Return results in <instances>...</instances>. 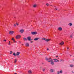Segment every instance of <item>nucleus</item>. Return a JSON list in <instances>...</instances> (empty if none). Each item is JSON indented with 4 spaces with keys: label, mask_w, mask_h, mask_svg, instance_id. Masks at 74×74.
Masks as SVG:
<instances>
[{
    "label": "nucleus",
    "mask_w": 74,
    "mask_h": 74,
    "mask_svg": "<svg viewBox=\"0 0 74 74\" xmlns=\"http://www.w3.org/2000/svg\"><path fill=\"white\" fill-rule=\"evenodd\" d=\"M14 74H17V73H14Z\"/></svg>",
    "instance_id": "nucleus-41"
},
{
    "label": "nucleus",
    "mask_w": 74,
    "mask_h": 74,
    "mask_svg": "<svg viewBox=\"0 0 74 74\" xmlns=\"http://www.w3.org/2000/svg\"><path fill=\"white\" fill-rule=\"evenodd\" d=\"M64 44V42H62L60 43V45H63Z\"/></svg>",
    "instance_id": "nucleus-7"
},
{
    "label": "nucleus",
    "mask_w": 74,
    "mask_h": 74,
    "mask_svg": "<svg viewBox=\"0 0 74 74\" xmlns=\"http://www.w3.org/2000/svg\"><path fill=\"white\" fill-rule=\"evenodd\" d=\"M50 71L51 72V73H53V70L51 69L50 70Z\"/></svg>",
    "instance_id": "nucleus-17"
},
{
    "label": "nucleus",
    "mask_w": 74,
    "mask_h": 74,
    "mask_svg": "<svg viewBox=\"0 0 74 74\" xmlns=\"http://www.w3.org/2000/svg\"><path fill=\"white\" fill-rule=\"evenodd\" d=\"M74 73V72H73Z\"/></svg>",
    "instance_id": "nucleus-45"
},
{
    "label": "nucleus",
    "mask_w": 74,
    "mask_h": 74,
    "mask_svg": "<svg viewBox=\"0 0 74 74\" xmlns=\"http://www.w3.org/2000/svg\"><path fill=\"white\" fill-rule=\"evenodd\" d=\"M27 39L28 41H31V40H32L31 39V37L30 36L27 37Z\"/></svg>",
    "instance_id": "nucleus-5"
},
{
    "label": "nucleus",
    "mask_w": 74,
    "mask_h": 74,
    "mask_svg": "<svg viewBox=\"0 0 74 74\" xmlns=\"http://www.w3.org/2000/svg\"><path fill=\"white\" fill-rule=\"evenodd\" d=\"M21 53L19 52H17L16 54V56H19V54Z\"/></svg>",
    "instance_id": "nucleus-9"
},
{
    "label": "nucleus",
    "mask_w": 74,
    "mask_h": 74,
    "mask_svg": "<svg viewBox=\"0 0 74 74\" xmlns=\"http://www.w3.org/2000/svg\"><path fill=\"white\" fill-rule=\"evenodd\" d=\"M14 26H16V25H15V24H14Z\"/></svg>",
    "instance_id": "nucleus-35"
},
{
    "label": "nucleus",
    "mask_w": 74,
    "mask_h": 74,
    "mask_svg": "<svg viewBox=\"0 0 74 74\" xmlns=\"http://www.w3.org/2000/svg\"><path fill=\"white\" fill-rule=\"evenodd\" d=\"M68 25H69V26H71L73 25V24H72V23H70L68 24Z\"/></svg>",
    "instance_id": "nucleus-15"
},
{
    "label": "nucleus",
    "mask_w": 74,
    "mask_h": 74,
    "mask_svg": "<svg viewBox=\"0 0 74 74\" xmlns=\"http://www.w3.org/2000/svg\"><path fill=\"white\" fill-rule=\"evenodd\" d=\"M31 34L32 35H34L35 34H37V32H31Z\"/></svg>",
    "instance_id": "nucleus-3"
},
{
    "label": "nucleus",
    "mask_w": 74,
    "mask_h": 74,
    "mask_svg": "<svg viewBox=\"0 0 74 74\" xmlns=\"http://www.w3.org/2000/svg\"><path fill=\"white\" fill-rule=\"evenodd\" d=\"M58 59H59V58H58Z\"/></svg>",
    "instance_id": "nucleus-44"
},
{
    "label": "nucleus",
    "mask_w": 74,
    "mask_h": 74,
    "mask_svg": "<svg viewBox=\"0 0 74 74\" xmlns=\"http://www.w3.org/2000/svg\"><path fill=\"white\" fill-rule=\"evenodd\" d=\"M60 72L58 71V74H60Z\"/></svg>",
    "instance_id": "nucleus-30"
},
{
    "label": "nucleus",
    "mask_w": 74,
    "mask_h": 74,
    "mask_svg": "<svg viewBox=\"0 0 74 74\" xmlns=\"http://www.w3.org/2000/svg\"><path fill=\"white\" fill-rule=\"evenodd\" d=\"M70 37L71 38H73V36L72 35H71Z\"/></svg>",
    "instance_id": "nucleus-32"
},
{
    "label": "nucleus",
    "mask_w": 74,
    "mask_h": 74,
    "mask_svg": "<svg viewBox=\"0 0 74 74\" xmlns=\"http://www.w3.org/2000/svg\"><path fill=\"white\" fill-rule=\"evenodd\" d=\"M61 61H62V60H61Z\"/></svg>",
    "instance_id": "nucleus-43"
},
{
    "label": "nucleus",
    "mask_w": 74,
    "mask_h": 74,
    "mask_svg": "<svg viewBox=\"0 0 74 74\" xmlns=\"http://www.w3.org/2000/svg\"><path fill=\"white\" fill-rule=\"evenodd\" d=\"M52 60V59H51V58H49V61H48V62H51V60Z\"/></svg>",
    "instance_id": "nucleus-12"
},
{
    "label": "nucleus",
    "mask_w": 74,
    "mask_h": 74,
    "mask_svg": "<svg viewBox=\"0 0 74 74\" xmlns=\"http://www.w3.org/2000/svg\"><path fill=\"white\" fill-rule=\"evenodd\" d=\"M42 40H44L46 42H48V41H49L51 40V39H48L43 38L42 39Z\"/></svg>",
    "instance_id": "nucleus-1"
},
{
    "label": "nucleus",
    "mask_w": 74,
    "mask_h": 74,
    "mask_svg": "<svg viewBox=\"0 0 74 74\" xmlns=\"http://www.w3.org/2000/svg\"><path fill=\"white\" fill-rule=\"evenodd\" d=\"M45 69H42V71H45Z\"/></svg>",
    "instance_id": "nucleus-26"
},
{
    "label": "nucleus",
    "mask_w": 74,
    "mask_h": 74,
    "mask_svg": "<svg viewBox=\"0 0 74 74\" xmlns=\"http://www.w3.org/2000/svg\"><path fill=\"white\" fill-rule=\"evenodd\" d=\"M15 33L14 32V31H10L9 32V34L10 35L13 34V33Z\"/></svg>",
    "instance_id": "nucleus-4"
},
{
    "label": "nucleus",
    "mask_w": 74,
    "mask_h": 74,
    "mask_svg": "<svg viewBox=\"0 0 74 74\" xmlns=\"http://www.w3.org/2000/svg\"><path fill=\"white\" fill-rule=\"evenodd\" d=\"M16 25H17V26H18V23H16Z\"/></svg>",
    "instance_id": "nucleus-31"
},
{
    "label": "nucleus",
    "mask_w": 74,
    "mask_h": 74,
    "mask_svg": "<svg viewBox=\"0 0 74 74\" xmlns=\"http://www.w3.org/2000/svg\"><path fill=\"white\" fill-rule=\"evenodd\" d=\"M70 67H74V65H71L70 66Z\"/></svg>",
    "instance_id": "nucleus-22"
},
{
    "label": "nucleus",
    "mask_w": 74,
    "mask_h": 74,
    "mask_svg": "<svg viewBox=\"0 0 74 74\" xmlns=\"http://www.w3.org/2000/svg\"><path fill=\"white\" fill-rule=\"evenodd\" d=\"M21 36L20 35H18L16 37V39H18L19 38H21Z\"/></svg>",
    "instance_id": "nucleus-2"
},
{
    "label": "nucleus",
    "mask_w": 74,
    "mask_h": 74,
    "mask_svg": "<svg viewBox=\"0 0 74 74\" xmlns=\"http://www.w3.org/2000/svg\"><path fill=\"white\" fill-rule=\"evenodd\" d=\"M10 42H11V41H10L9 42L8 45H11V43H10Z\"/></svg>",
    "instance_id": "nucleus-24"
},
{
    "label": "nucleus",
    "mask_w": 74,
    "mask_h": 74,
    "mask_svg": "<svg viewBox=\"0 0 74 74\" xmlns=\"http://www.w3.org/2000/svg\"><path fill=\"white\" fill-rule=\"evenodd\" d=\"M36 6H37V5H33V7H36Z\"/></svg>",
    "instance_id": "nucleus-23"
},
{
    "label": "nucleus",
    "mask_w": 74,
    "mask_h": 74,
    "mask_svg": "<svg viewBox=\"0 0 74 74\" xmlns=\"http://www.w3.org/2000/svg\"><path fill=\"white\" fill-rule=\"evenodd\" d=\"M60 73H61V74H62V73H63V71H60Z\"/></svg>",
    "instance_id": "nucleus-25"
},
{
    "label": "nucleus",
    "mask_w": 74,
    "mask_h": 74,
    "mask_svg": "<svg viewBox=\"0 0 74 74\" xmlns=\"http://www.w3.org/2000/svg\"><path fill=\"white\" fill-rule=\"evenodd\" d=\"M4 41H7V40H3Z\"/></svg>",
    "instance_id": "nucleus-33"
},
{
    "label": "nucleus",
    "mask_w": 74,
    "mask_h": 74,
    "mask_svg": "<svg viewBox=\"0 0 74 74\" xmlns=\"http://www.w3.org/2000/svg\"><path fill=\"white\" fill-rule=\"evenodd\" d=\"M33 42V41H31L30 42H31V43H32Z\"/></svg>",
    "instance_id": "nucleus-34"
},
{
    "label": "nucleus",
    "mask_w": 74,
    "mask_h": 74,
    "mask_svg": "<svg viewBox=\"0 0 74 74\" xmlns=\"http://www.w3.org/2000/svg\"><path fill=\"white\" fill-rule=\"evenodd\" d=\"M25 46L26 47H29V44L28 43H26L25 44Z\"/></svg>",
    "instance_id": "nucleus-14"
},
{
    "label": "nucleus",
    "mask_w": 74,
    "mask_h": 74,
    "mask_svg": "<svg viewBox=\"0 0 74 74\" xmlns=\"http://www.w3.org/2000/svg\"><path fill=\"white\" fill-rule=\"evenodd\" d=\"M23 39L24 40V41H27V38H24Z\"/></svg>",
    "instance_id": "nucleus-18"
},
{
    "label": "nucleus",
    "mask_w": 74,
    "mask_h": 74,
    "mask_svg": "<svg viewBox=\"0 0 74 74\" xmlns=\"http://www.w3.org/2000/svg\"><path fill=\"white\" fill-rule=\"evenodd\" d=\"M67 49H69V48H67Z\"/></svg>",
    "instance_id": "nucleus-40"
},
{
    "label": "nucleus",
    "mask_w": 74,
    "mask_h": 74,
    "mask_svg": "<svg viewBox=\"0 0 74 74\" xmlns=\"http://www.w3.org/2000/svg\"><path fill=\"white\" fill-rule=\"evenodd\" d=\"M16 62H17V60L16 59H15L14 61V63H16Z\"/></svg>",
    "instance_id": "nucleus-21"
},
{
    "label": "nucleus",
    "mask_w": 74,
    "mask_h": 74,
    "mask_svg": "<svg viewBox=\"0 0 74 74\" xmlns=\"http://www.w3.org/2000/svg\"><path fill=\"white\" fill-rule=\"evenodd\" d=\"M58 29L59 30H60V31H61V30H62V28L61 27H59L58 28Z\"/></svg>",
    "instance_id": "nucleus-16"
},
{
    "label": "nucleus",
    "mask_w": 74,
    "mask_h": 74,
    "mask_svg": "<svg viewBox=\"0 0 74 74\" xmlns=\"http://www.w3.org/2000/svg\"><path fill=\"white\" fill-rule=\"evenodd\" d=\"M10 54H12V51H10Z\"/></svg>",
    "instance_id": "nucleus-27"
},
{
    "label": "nucleus",
    "mask_w": 74,
    "mask_h": 74,
    "mask_svg": "<svg viewBox=\"0 0 74 74\" xmlns=\"http://www.w3.org/2000/svg\"><path fill=\"white\" fill-rule=\"evenodd\" d=\"M14 38H12V40H14Z\"/></svg>",
    "instance_id": "nucleus-29"
},
{
    "label": "nucleus",
    "mask_w": 74,
    "mask_h": 74,
    "mask_svg": "<svg viewBox=\"0 0 74 74\" xmlns=\"http://www.w3.org/2000/svg\"><path fill=\"white\" fill-rule=\"evenodd\" d=\"M13 41H14V42H15V40L14 39Z\"/></svg>",
    "instance_id": "nucleus-38"
},
{
    "label": "nucleus",
    "mask_w": 74,
    "mask_h": 74,
    "mask_svg": "<svg viewBox=\"0 0 74 74\" xmlns=\"http://www.w3.org/2000/svg\"><path fill=\"white\" fill-rule=\"evenodd\" d=\"M55 10H58V9H57V8H56V9H55Z\"/></svg>",
    "instance_id": "nucleus-37"
},
{
    "label": "nucleus",
    "mask_w": 74,
    "mask_h": 74,
    "mask_svg": "<svg viewBox=\"0 0 74 74\" xmlns=\"http://www.w3.org/2000/svg\"><path fill=\"white\" fill-rule=\"evenodd\" d=\"M28 72L29 74H32V71L31 70H29Z\"/></svg>",
    "instance_id": "nucleus-10"
},
{
    "label": "nucleus",
    "mask_w": 74,
    "mask_h": 74,
    "mask_svg": "<svg viewBox=\"0 0 74 74\" xmlns=\"http://www.w3.org/2000/svg\"><path fill=\"white\" fill-rule=\"evenodd\" d=\"M51 64L53 65L54 64V62L53 61V60H51Z\"/></svg>",
    "instance_id": "nucleus-8"
},
{
    "label": "nucleus",
    "mask_w": 74,
    "mask_h": 74,
    "mask_svg": "<svg viewBox=\"0 0 74 74\" xmlns=\"http://www.w3.org/2000/svg\"><path fill=\"white\" fill-rule=\"evenodd\" d=\"M46 5H47V6H48V5H49V4H48V3L46 4Z\"/></svg>",
    "instance_id": "nucleus-28"
},
{
    "label": "nucleus",
    "mask_w": 74,
    "mask_h": 74,
    "mask_svg": "<svg viewBox=\"0 0 74 74\" xmlns=\"http://www.w3.org/2000/svg\"><path fill=\"white\" fill-rule=\"evenodd\" d=\"M53 60H54V62H59V60L56 59H53Z\"/></svg>",
    "instance_id": "nucleus-6"
},
{
    "label": "nucleus",
    "mask_w": 74,
    "mask_h": 74,
    "mask_svg": "<svg viewBox=\"0 0 74 74\" xmlns=\"http://www.w3.org/2000/svg\"><path fill=\"white\" fill-rule=\"evenodd\" d=\"M59 56H56V58H57V57H58Z\"/></svg>",
    "instance_id": "nucleus-39"
},
{
    "label": "nucleus",
    "mask_w": 74,
    "mask_h": 74,
    "mask_svg": "<svg viewBox=\"0 0 74 74\" xmlns=\"http://www.w3.org/2000/svg\"><path fill=\"white\" fill-rule=\"evenodd\" d=\"M23 32H24V30L23 29H21L20 31V32L21 33H23Z\"/></svg>",
    "instance_id": "nucleus-11"
},
{
    "label": "nucleus",
    "mask_w": 74,
    "mask_h": 74,
    "mask_svg": "<svg viewBox=\"0 0 74 74\" xmlns=\"http://www.w3.org/2000/svg\"><path fill=\"white\" fill-rule=\"evenodd\" d=\"M49 58H46V60H49Z\"/></svg>",
    "instance_id": "nucleus-20"
},
{
    "label": "nucleus",
    "mask_w": 74,
    "mask_h": 74,
    "mask_svg": "<svg viewBox=\"0 0 74 74\" xmlns=\"http://www.w3.org/2000/svg\"><path fill=\"white\" fill-rule=\"evenodd\" d=\"M70 56H71V55H70Z\"/></svg>",
    "instance_id": "nucleus-42"
},
{
    "label": "nucleus",
    "mask_w": 74,
    "mask_h": 74,
    "mask_svg": "<svg viewBox=\"0 0 74 74\" xmlns=\"http://www.w3.org/2000/svg\"><path fill=\"white\" fill-rule=\"evenodd\" d=\"M39 39H40V38H35L34 39V41H37L38 40H39Z\"/></svg>",
    "instance_id": "nucleus-13"
},
{
    "label": "nucleus",
    "mask_w": 74,
    "mask_h": 74,
    "mask_svg": "<svg viewBox=\"0 0 74 74\" xmlns=\"http://www.w3.org/2000/svg\"><path fill=\"white\" fill-rule=\"evenodd\" d=\"M47 51H49V49H47Z\"/></svg>",
    "instance_id": "nucleus-36"
},
{
    "label": "nucleus",
    "mask_w": 74,
    "mask_h": 74,
    "mask_svg": "<svg viewBox=\"0 0 74 74\" xmlns=\"http://www.w3.org/2000/svg\"><path fill=\"white\" fill-rule=\"evenodd\" d=\"M13 55L14 56H16V54H15V53H13Z\"/></svg>",
    "instance_id": "nucleus-19"
}]
</instances>
